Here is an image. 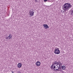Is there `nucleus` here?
Wrapping results in <instances>:
<instances>
[{
  "label": "nucleus",
  "mask_w": 73,
  "mask_h": 73,
  "mask_svg": "<svg viewBox=\"0 0 73 73\" xmlns=\"http://www.w3.org/2000/svg\"><path fill=\"white\" fill-rule=\"evenodd\" d=\"M72 6L70 4L68 3H65L63 6V8L64 11H68L69 9L72 7Z\"/></svg>",
  "instance_id": "f257e3e1"
},
{
  "label": "nucleus",
  "mask_w": 73,
  "mask_h": 73,
  "mask_svg": "<svg viewBox=\"0 0 73 73\" xmlns=\"http://www.w3.org/2000/svg\"><path fill=\"white\" fill-rule=\"evenodd\" d=\"M58 62H57L56 61H55L54 63L52 64V65L50 66L51 69H53L54 70H56L55 69H56V68H57L58 67V64H59Z\"/></svg>",
  "instance_id": "f03ea898"
},
{
  "label": "nucleus",
  "mask_w": 73,
  "mask_h": 73,
  "mask_svg": "<svg viewBox=\"0 0 73 73\" xmlns=\"http://www.w3.org/2000/svg\"><path fill=\"white\" fill-rule=\"evenodd\" d=\"M54 53L56 54H58L60 53V50L57 48H55L54 51Z\"/></svg>",
  "instance_id": "7ed1b4c3"
},
{
  "label": "nucleus",
  "mask_w": 73,
  "mask_h": 73,
  "mask_svg": "<svg viewBox=\"0 0 73 73\" xmlns=\"http://www.w3.org/2000/svg\"><path fill=\"white\" fill-rule=\"evenodd\" d=\"M54 71L56 72H62V73H64V71L62 70V69H61V68H58V69L54 70Z\"/></svg>",
  "instance_id": "20e7f679"
},
{
  "label": "nucleus",
  "mask_w": 73,
  "mask_h": 73,
  "mask_svg": "<svg viewBox=\"0 0 73 73\" xmlns=\"http://www.w3.org/2000/svg\"><path fill=\"white\" fill-rule=\"evenodd\" d=\"M58 64H58V66H59L58 67V69L61 68V67L62 66V63H61L59 61Z\"/></svg>",
  "instance_id": "39448f33"
},
{
  "label": "nucleus",
  "mask_w": 73,
  "mask_h": 73,
  "mask_svg": "<svg viewBox=\"0 0 73 73\" xmlns=\"http://www.w3.org/2000/svg\"><path fill=\"white\" fill-rule=\"evenodd\" d=\"M29 13L30 16H33V15H34V12L31 10L30 11Z\"/></svg>",
  "instance_id": "423d86ee"
},
{
  "label": "nucleus",
  "mask_w": 73,
  "mask_h": 73,
  "mask_svg": "<svg viewBox=\"0 0 73 73\" xmlns=\"http://www.w3.org/2000/svg\"><path fill=\"white\" fill-rule=\"evenodd\" d=\"M36 65L38 66H40V65H41V62L39 61H37L36 63Z\"/></svg>",
  "instance_id": "0eeeda50"
},
{
  "label": "nucleus",
  "mask_w": 73,
  "mask_h": 73,
  "mask_svg": "<svg viewBox=\"0 0 73 73\" xmlns=\"http://www.w3.org/2000/svg\"><path fill=\"white\" fill-rule=\"evenodd\" d=\"M43 27L45 28V29H47V28H49V26L48 25L46 24H44Z\"/></svg>",
  "instance_id": "6e6552de"
},
{
  "label": "nucleus",
  "mask_w": 73,
  "mask_h": 73,
  "mask_svg": "<svg viewBox=\"0 0 73 73\" xmlns=\"http://www.w3.org/2000/svg\"><path fill=\"white\" fill-rule=\"evenodd\" d=\"M17 66L19 68H20L22 66V65L21 63H19L18 64Z\"/></svg>",
  "instance_id": "1a4fd4ad"
},
{
  "label": "nucleus",
  "mask_w": 73,
  "mask_h": 73,
  "mask_svg": "<svg viewBox=\"0 0 73 73\" xmlns=\"http://www.w3.org/2000/svg\"><path fill=\"white\" fill-rule=\"evenodd\" d=\"M62 70H65V68H66V67L64 66H63L62 67Z\"/></svg>",
  "instance_id": "9d476101"
},
{
  "label": "nucleus",
  "mask_w": 73,
  "mask_h": 73,
  "mask_svg": "<svg viewBox=\"0 0 73 73\" xmlns=\"http://www.w3.org/2000/svg\"><path fill=\"white\" fill-rule=\"evenodd\" d=\"M9 39H11L12 38V36L11 35V34H9V36H8Z\"/></svg>",
  "instance_id": "9b49d317"
},
{
  "label": "nucleus",
  "mask_w": 73,
  "mask_h": 73,
  "mask_svg": "<svg viewBox=\"0 0 73 73\" xmlns=\"http://www.w3.org/2000/svg\"><path fill=\"white\" fill-rule=\"evenodd\" d=\"M71 15H73V10L71 11Z\"/></svg>",
  "instance_id": "f8f14e48"
},
{
  "label": "nucleus",
  "mask_w": 73,
  "mask_h": 73,
  "mask_svg": "<svg viewBox=\"0 0 73 73\" xmlns=\"http://www.w3.org/2000/svg\"><path fill=\"white\" fill-rule=\"evenodd\" d=\"M48 0H44V2H46V1H47Z\"/></svg>",
  "instance_id": "ddd939ff"
},
{
  "label": "nucleus",
  "mask_w": 73,
  "mask_h": 73,
  "mask_svg": "<svg viewBox=\"0 0 73 73\" xmlns=\"http://www.w3.org/2000/svg\"><path fill=\"white\" fill-rule=\"evenodd\" d=\"M6 39L8 40V37H6Z\"/></svg>",
  "instance_id": "4468645a"
},
{
  "label": "nucleus",
  "mask_w": 73,
  "mask_h": 73,
  "mask_svg": "<svg viewBox=\"0 0 73 73\" xmlns=\"http://www.w3.org/2000/svg\"><path fill=\"white\" fill-rule=\"evenodd\" d=\"M35 1L36 2H37V1H38V0H35Z\"/></svg>",
  "instance_id": "2eb2a0df"
},
{
  "label": "nucleus",
  "mask_w": 73,
  "mask_h": 73,
  "mask_svg": "<svg viewBox=\"0 0 73 73\" xmlns=\"http://www.w3.org/2000/svg\"><path fill=\"white\" fill-rule=\"evenodd\" d=\"M18 73H21V72L20 71H19L18 72Z\"/></svg>",
  "instance_id": "dca6fc26"
},
{
  "label": "nucleus",
  "mask_w": 73,
  "mask_h": 73,
  "mask_svg": "<svg viewBox=\"0 0 73 73\" xmlns=\"http://www.w3.org/2000/svg\"><path fill=\"white\" fill-rule=\"evenodd\" d=\"M7 37H8V39H9V37H8V36Z\"/></svg>",
  "instance_id": "f3484780"
},
{
  "label": "nucleus",
  "mask_w": 73,
  "mask_h": 73,
  "mask_svg": "<svg viewBox=\"0 0 73 73\" xmlns=\"http://www.w3.org/2000/svg\"><path fill=\"white\" fill-rule=\"evenodd\" d=\"M57 49H58V48H57Z\"/></svg>",
  "instance_id": "a211bd4d"
}]
</instances>
